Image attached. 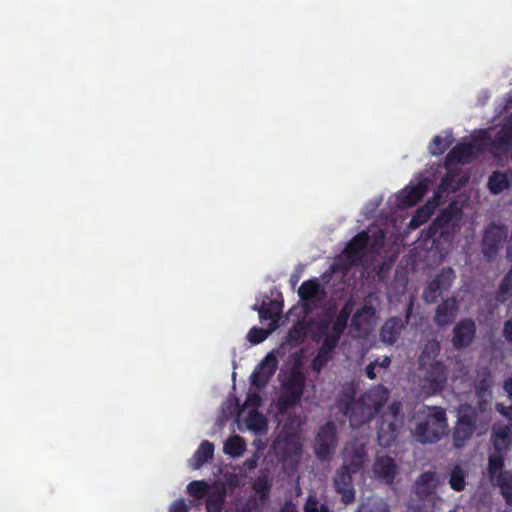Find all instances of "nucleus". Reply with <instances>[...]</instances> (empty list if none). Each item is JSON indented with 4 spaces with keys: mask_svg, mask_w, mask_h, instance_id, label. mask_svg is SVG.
I'll list each match as a JSON object with an SVG mask.
<instances>
[{
    "mask_svg": "<svg viewBox=\"0 0 512 512\" xmlns=\"http://www.w3.org/2000/svg\"><path fill=\"white\" fill-rule=\"evenodd\" d=\"M490 146L495 157L508 153L512 149V121L504 125L491 139L488 130L475 131L469 141L455 146L446 157V166L467 164L482 154Z\"/></svg>",
    "mask_w": 512,
    "mask_h": 512,
    "instance_id": "1",
    "label": "nucleus"
},
{
    "mask_svg": "<svg viewBox=\"0 0 512 512\" xmlns=\"http://www.w3.org/2000/svg\"><path fill=\"white\" fill-rule=\"evenodd\" d=\"M486 402H481L479 408L470 404H461L457 408L456 423L452 429V446L461 449L474 435L485 434L488 429L486 418Z\"/></svg>",
    "mask_w": 512,
    "mask_h": 512,
    "instance_id": "2",
    "label": "nucleus"
},
{
    "mask_svg": "<svg viewBox=\"0 0 512 512\" xmlns=\"http://www.w3.org/2000/svg\"><path fill=\"white\" fill-rule=\"evenodd\" d=\"M384 238V232L376 227L358 234L349 242L342 255L331 264V272H346L352 265L360 263L365 253H379L384 245Z\"/></svg>",
    "mask_w": 512,
    "mask_h": 512,
    "instance_id": "3",
    "label": "nucleus"
},
{
    "mask_svg": "<svg viewBox=\"0 0 512 512\" xmlns=\"http://www.w3.org/2000/svg\"><path fill=\"white\" fill-rule=\"evenodd\" d=\"M412 420V435L422 444L436 443L448 433L446 412L441 407H424Z\"/></svg>",
    "mask_w": 512,
    "mask_h": 512,
    "instance_id": "4",
    "label": "nucleus"
},
{
    "mask_svg": "<svg viewBox=\"0 0 512 512\" xmlns=\"http://www.w3.org/2000/svg\"><path fill=\"white\" fill-rule=\"evenodd\" d=\"M282 392L277 398L276 407L280 413H286L295 407L303 396L306 374L303 370L302 355L297 354L294 363L287 371L279 374Z\"/></svg>",
    "mask_w": 512,
    "mask_h": 512,
    "instance_id": "5",
    "label": "nucleus"
},
{
    "mask_svg": "<svg viewBox=\"0 0 512 512\" xmlns=\"http://www.w3.org/2000/svg\"><path fill=\"white\" fill-rule=\"evenodd\" d=\"M389 391L383 385L375 386L353 400L345 410L353 427H360L369 422L380 408L387 402Z\"/></svg>",
    "mask_w": 512,
    "mask_h": 512,
    "instance_id": "6",
    "label": "nucleus"
},
{
    "mask_svg": "<svg viewBox=\"0 0 512 512\" xmlns=\"http://www.w3.org/2000/svg\"><path fill=\"white\" fill-rule=\"evenodd\" d=\"M503 453L493 452L488 457L487 476L492 485L499 487L506 503L512 506V474L505 469Z\"/></svg>",
    "mask_w": 512,
    "mask_h": 512,
    "instance_id": "7",
    "label": "nucleus"
},
{
    "mask_svg": "<svg viewBox=\"0 0 512 512\" xmlns=\"http://www.w3.org/2000/svg\"><path fill=\"white\" fill-rule=\"evenodd\" d=\"M353 305L354 303L350 298L341 309L332 325L329 323L325 324L322 320V337H324L322 342V365L327 361V354L335 348L341 334L346 328L348 318L353 311Z\"/></svg>",
    "mask_w": 512,
    "mask_h": 512,
    "instance_id": "8",
    "label": "nucleus"
},
{
    "mask_svg": "<svg viewBox=\"0 0 512 512\" xmlns=\"http://www.w3.org/2000/svg\"><path fill=\"white\" fill-rule=\"evenodd\" d=\"M306 338H311L316 344L320 343V311L304 315L303 320L296 322L288 331L286 340L291 346H298Z\"/></svg>",
    "mask_w": 512,
    "mask_h": 512,
    "instance_id": "9",
    "label": "nucleus"
},
{
    "mask_svg": "<svg viewBox=\"0 0 512 512\" xmlns=\"http://www.w3.org/2000/svg\"><path fill=\"white\" fill-rule=\"evenodd\" d=\"M508 228L504 224L490 223L484 230L481 248L483 256L491 261L497 255L502 242L507 238Z\"/></svg>",
    "mask_w": 512,
    "mask_h": 512,
    "instance_id": "10",
    "label": "nucleus"
},
{
    "mask_svg": "<svg viewBox=\"0 0 512 512\" xmlns=\"http://www.w3.org/2000/svg\"><path fill=\"white\" fill-rule=\"evenodd\" d=\"M454 278L455 274L452 268L442 269L424 288L422 294L423 301L427 304L435 303L443 292L450 289Z\"/></svg>",
    "mask_w": 512,
    "mask_h": 512,
    "instance_id": "11",
    "label": "nucleus"
},
{
    "mask_svg": "<svg viewBox=\"0 0 512 512\" xmlns=\"http://www.w3.org/2000/svg\"><path fill=\"white\" fill-rule=\"evenodd\" d=\"M419 367L425 372L421 387L424 394L432 395L439 392L447 380L444 365L439 361Z\"/></svg>",
    "mask_w": 512,
    "mask_h": 512,
    "instance_id": "12",
    "label": "nucleus"
},
{
    "mask_svg": "<svg viewBox=\"0 0 512 512\" xmlns=\"http://www.w3.org/2000/svg\"><path fill=\"white\" fill-rule=\"evenodd\" d=\"M253 310L259 314L261 323H267L270 331H275L279 326L282 315L283 301L265 296L261 305L255 304Z\"/></svg>",
    "mask_w": 512,
    "mask_h": 512,
    "instance_id": "13",
    "label": "nucleus"
},
{
    "mask_svg": "<svg viewBox=\"0 0 512 512\" xmlns=\"http://www.w3.org/2000/svg\"><path fill=\"white\" fill-rule=\"evenodd\" d=\"M476 330V324L472 319L466 318L460 320L452 330V346L456 350L469 347L476 337Z\"/></svg>",
    "mask_w": 512,
    "mask_h": 512,
    "instance_id": "14",
    "label": "nucleus"
},
{
    "mask_svg": "<svg viewBox=\"0 0 512 512\" xmlns=\"http://www.w3.org/2000/svg\"><path fill=\"white\" fill-rule=\"evenodd\" d=\"M320 284L316 280L304 281L299 287L298 294L303 304L306 317L315 314L320 308Z\"/></svg>",
    "mask_w": 512,
    "mask_h": 512,
    "instance_id": "15",
    "label": "nucleus"
},
{
    "mask_svg": "<svg viewBox=\"0 0 512 512\" xmlns=\"http://www.w3.org/2000/svg\"><path fill=\"white\" fill-rule=\"evenodd\" d=\"M400 421L395 411L384 414L379 422L377 438L382 447H389L396 440Z\"/></svg>",
    "mask_w": 512,
    "mask_h": 512,
    "instance_id": "16",
    "label": "nucleus"
},
{
    "mask_svg": "<svg viewBox=\"0 0 512 512\" xmlns=\"http://www.w3.org/2000/svg\"><path fill=\"white\" fill-rule=\"evenodd\" d=\"M278 361L272 354H268L254 369L250 376L251 385L264 388L277 370Z\"/></svg>",
    "mask_w": 512,
    "mask_h": 512,
    "instance_id": "17",
    "label": "nucleus"
},
{
    "mask_svg": "<svg viewBox=\"0 0 512 512\" xmlns=\"http://www.w3.org/2000/svg\"><path fill=\"white\" fill-rule=\"evenodd\" d=\"M378 317L357 310L351 319L350 335L355 339L366 338L376 327Z\"/></svg>",
    "mask_w": 512,
    "mask_h": 512,
    "instance_id": "18",
    "label": "nucleus"
},
{
    "mask_svg": "<svg viewBox=\"0 0 512 512\" xmlns=\"http://www.w3.org/2000/svg\"><path fill=\"white\" fill-rule=\"evenodd\" d=\"M343 457L344 465L355 472L368 461L365 444L359 440L347 443L343 450Z\"/></svg>",
    "mask_w": 512,
    "mask_h": 512,
    "instance_id": "19",
    "label": "nucleus"
},
{
    "mask_svg": "<svg viewBox=\"0 0 512 512\" xmlns=\"http://www.w3.org/2000/svg\"><path fill=\"white\" fill-rule=\"evenodd\" d=\"M349 470L346 465H343L334 477L335 490L341 494V501L345 505L351 504L355 500V490Z\"/></svg>",
    "mask_w": 512,
    "mask_h": 512,
    "instance_id": "20",
    "label": "nucleus"
},
{
    "mask_svg": "<svg viewBox=\"0 0 512 512\" xmlns=\"http://www.w3.org/2000/svg\"><path fill=\"white\" fill-rule=\"evenodd\" d=\"M459 312L458 301L455 297L444 299L435 310L434 322L438 327L452 324Z\"/></svg>",
    "mask_w": 512,
    "mask_h": 512,
    "instance_id": "21",
    "label": "nucleus"
},
{
    "mask_svg": "<svg viewBox=\"0 0 512 512\" xmlns=\"http://www.w3.org/2000/svg\"><path fill=\"white\" fill-rule=\"evenodd\" d=\"M373 473L378 480L390 485L398 474V467L393 458L378 456L373 465Z\"/></svg>",
    "mask_w": 512,
    "mask_h": 512,
    "instance_id": "22",
    "label": "nucleus"
},
{
    "mask_svg": "<svg viewBox=\"0 0 512 512\" xmlns=\"http://www.w3.org/2000/svg\"><path fill=\"white\" fill-rule=\"evenodd\" d=\"M440 484L438 475L433 471L422 473L414 483V491L419 498L432 495Z\"/></svg>",
    "mask_w": 512,
    "mask_h": 512,
    "instance_id": "23",
    "label": "nucleus"
},
{
    "mask_svg": "<svg viewBox=\"0 0 512 512\" xmlns=\"http://www.w3.org/2000/svg\"><path fill=\"white\" fill-rule=\"evenodd\" d=\"M431 181L424 178L415 186L406 187L399 195V201L406 206L415 205L426 193Z\"/></svg>",
    "mask_w": 512,
    "mask_h": 512,
    "instance_id": "24",
    "label": "nucleus"
},
{
    "mask_svg": "<svg viewBox=\"0 0 512 512\" xmlns=\"http://www.w3.org/2000/svg\"><path fill=\"white\" fill-rule=\"evenodd\" d=\"M337 444V428L334 423L328 422L322 427V460L330 458L335 452Z\"/></svg>",
    "mask_w": 512,
    "mask_h": 512,
    "instance_id": "25",
    "label": "nucleus"
},
{
    "mask_svg": "<svg viewBox=\"0 0 512 512\" xmlns=\"http://www.w3.org/2000/svg\"><path fill=\"white\" fill-rule=\"evenodd\" d=\"M214 456V444L208 440H203L193 456L189 459V467L193 470L200 469Z\"/></svg>",
    "mask_w": 512,
    "mask_h": 512,
    "instance_id": "26",
    "label": "nucleus"
},
{
    "mask_svg": "<svg viewBox=\"0 0 512 512\" xmlns=\"http://www.w3.org/2000/svg\"><path fill=\"white\" fill-rule=\"evenodd\" d=\"M403 326L404 325L401 318H389L381 327V340L390 345L394 344L397 341Z\"/></svg>",
    "mask_w": 512,
    "mask_h": 512,
    "instance_id": "27",
    "label": "nucleus"
},
{
    "mask_svg": "<svg viewBox=\"0 0 512 512\" xmlns=\"http://www.w3.org/2000/svg\"><path fill=\"white\" fill-rule=\"evenodd\" d=\"M468 178L464 175L449 172L441 181L440 186L438 188V192L435 195V198H438L441 201V194L444 192H455L456 190L463 187Z\"/></svg>",
    "mask_w": 512,
    "mask_h": 512,
    "instance_id": "28",
    "label": "nucleus"
},
{
    "mask_svg": "<svg viewBox=\"0 0 512 512\" xmlns=\"http://www.w3.org/2000/svg\"><path fill=\"white\" fill-rule=\"evenodd\" d=\"M440 200L438 198H433L432 200H428L427 203L419 208L409 223L410 229H416L419 226H421L423 223H425L432 213L434 212L435 208L440 204Z\"/></svg>",
    "mask_w": 512,
    "mask_h": 512,
    "instance_id": "29",
    "label": "nucleus"
},
{
    "mask_svg": "<svg viewBox=\"0 0 512 512\" xmlns=\"http://www.w3.org/2000/svg\"><path fill=\"white\" fill-rule=\"evenodd\" d=\"M206 498L207 512H221L226 498V490L224 486L211 487Z\"/></svg>",
    "mask_w": 512,
    "mask_h": 512,
    "instance_id": "30",
    "label": "nucleus"
},
{
    "mask_svg": "<svg viewBox=\"0 0 512 512\" xmlns=\"http://www.w3.org/2000/svg\"><path fill=\"white\" fill-rule=\"evenodd\" d=\"M493 446L495 451L502 453L506 451L511 443L512 430L508 426L494 427L492 432Z\"/></svg>",
    "mask_w": 512,
    "mask_h": 512,
    "instance_id": "31",
    "label": "nucleus"
},
{
    "mask_svg": "<svg viewBox=\"0 0 512 512\" xmlns=\"http://www.w3.org/2000/svg\"><path fill=\"white\" fill-rule=\"evenodd\" d=\"M512 173L494 171L488 179V188L493 194H499L510 188Z\"/></svg>",
    "mask_w": 512,
    "mask_h": 512,
    "instance_id": "32",
    "label": "nucleus"
},
{
    "mask_svg": "<svg viewBox=\"0 0 512 512\" xmlns=\"http://www.w3.org/2000/svg\"><path fill=\"white\" fill-rule=\"evenodd\" d=\"M467 471L459 464L454 465L448 473V483L452 490L461 492L466 488Z\"/></svg>",
    "mask_w": 512,
    "mask_h": 512,
    "instance_id": "33",
    "label": "nucleus"
},
{
    "mask_svg": "<svg viewBox=\"0 0 512 512\" xmlns=\"http://www.w3.org/2000/svg\"><path fill=\"white\" fill-rule=\"evenodd\" d=\"M358 310H360L363 313L370 314L374 317H378L377 314L381 310V298L379 293H368L363 298L362 305Z\"/></svg>",
    "mask_w": 512,
    "mask_h": 512,
    "instance_id": "34",
    "label": "nucleus"
},
{
    "mask_svg": "<svg viewBox=\"0 0 512 512\" xmlns=\"http://www.w3.org/2000/svg\"><path fill=\"white\" fill-rule=\"evenodd\" d=\"M439 352H440L439 342L437 340H429L425 344V346L419 356V366L438 362L436 360V358L439 355Z\"/></svg>",
    "mask_w": 512,
    "mask_h": 512,
    "instance_id": "35",
    "label": "nucleus"
},
{
    "mask_svg": "<svg viewBox=\"0 0 512 512\" xmlns=\"http://www.w3.org/2000/svg\"><path fill=\"white\" fill-rule=\"evenodd\" d=\"M245 449V442L243 438L238 435L229 437L224 443V452L231 457L241 456Z\"/></svg>",
    "mask_w": 512,
    "mask_h": 512,
    "instance_id": "36",
    "label": "nucleus"
},
{
    "mask_svg": "<svg viewBox=\"0 0 512 512\" xmlns=\"http://www.w3.org/2000/svg\"><path fill=\"white\" fill-rule=\"evenodd\" d=\"M211 485L204 480H194L187 485V492L196 500L205 498L210 490Z\"/></svg>",
    "mask_w": 512,
    "mask_h": 512,
    "instance_id": "37",
    "label": "nucleus"
},
{
    "mask_svg": "<svg viewBox=\"0 0 512 512\" xmlns=\"http://www.w3.org/2000/svg\"><path fill=\"white\" fill-rule=\"evenodd\" d=\"M357 512H390L387 501L382 498H369L367 502L361 504Z\"/></svg>",
    "mask_w": 512,
    "mask_h": 512,
    "instance_id": "38",
    "label": "nucleus"
},
{
    "mask_svg": "<svg viewBox=\"0 0 512 512\" xmlns=\"http://www.w3.org/2000/svg\"><path fill=\"white\" fill-rule=\"evenodd\" d=\"M510 297H512V266L499 286L496 299L500 302H505Z\"/></svg>",
    "mask_w": 512,
    "mask_h": 512,
    "instance_id": "39",
    "label": "nucleus"
},
{
    "mask_svg": "<svg viewBox=\"0 0 512 512\" xmlns=\"http://www.w3.org/2000/svg\"><path fill=\"white\" fill-rule=\"evenodd\" d=\"M460 212V207L457 202H452L449 206L436 218L435 222L439 226H443L453 219L457 218Z\"/></svg>",
    "mask_w": 512,
    "mask_h": 512,
    "instance_id": "40",
    "label": "nucleus"
},
{
    "mask_svg": "<svg viewBox=\"0 0 512 512\" xmlns=\"http://www.w3.org/2000/svg\"><path fill=\"white\" fill-rule=\"evenodd\" d=\"M273 331H270V328L267 329L259 328V327H252L248 334L247 339L252 344H260L264 340L267 339V337L272 333Z\"/></svg>",
    "mask_w": 512,
    "mask_h": 512,
    "instance_id": "41",
    "label": "nucleus"
},
{
    "mask_svg": "<svg viewBox=\"0 0 512 512\" xmlns=\"http://www.w3.org/2000/svg\"><path fill=\"white\" fill-rule=\"evenodd\" d=\"M451 143L452 139H442L441 137L436 136L433 140V147L431 148L432 154H442Z\"/></svg>",
    "mask_w": 512,
    "mask_h": 512,
    "instance_id": "42",
    "label": "nucleus"
},
{
    "mask_svg": "<svg viewBox=\"0 0 512 512\" xmlns=\"http://www.w3.org/2000/svg\"><path fill=\"white\" fill-rule=\"evenodd\" d=\"M253 488L257 493L260 494H267L269 490L267 481L265 479H257L253 484Z\"/></svg>",
    "mask_w": 512,
    "mask_h": 512,
    "instance_id": "43",
    "label": "nucleus"
},
{
    "mask_svg": "<svg viewBox=\"0 0 512 512\" xmlns=\"http://www.w3.org/2000/svg\"><path fill=\"white\" fill-rule=\"evenodd\" d=\"M170 512H188L184 499H178L171 504Z\"/></svg>",
    "mask_w": 512,
    "mask_h": 512,
    "instance_id": "44",
    "label": "nucleus"
},
{
    "mask_svg": "<svg viewBox=\"0 0 512 512\" xmlns=\"http://www.w3.org/2000/svg\"><path fill=\"white\" fill-rule=\"evenodd\" d=\"M496 409L500 414L506 417L509 423L512 425V405L505 406L503 404H497Z\"/></svg>",
    "mask_w": 512,
    "mask_h": 512,
    "instance_id": "45",
    "label": "nucleus"
},
{
    "mask_svg": "<svg viewBox=\"0 0 512 512\" xmlns=\"http://www.w3.org/2000/svg\"><path fill=\"white\" fill-rule=\"evenodd\" d=\"M406 512H433L432 507L426 503L411 505Z\"/></svg>",
    "mask_w": 512,
    "mask_h": 512,
    "instance_id": "46",
    "label": "nucleus"
},
{
    "mask_svg": "<svg viewBox=\"0 0 512 512\" xmlns=\"http://www.w3.org/2000/svg\"><path fill=\"white\" fill-rule=\"evenodd\" d=\"M503 336L507 342L512 343V319L504 323Z\"/></svg>",
    "mask_w": 512,
    "mask_h": 512,
    "instance_id": "47",
    "label": "nucleus"
},
{
    "mask_svg": "<svg viewBox=\"0 0 512 512\" xmlns=\"http://www.w3.org/2000/svg\"><path fill=\"white\" fill-rule=\"evenodd\" d=\"M260 404V396L257 393H251L247 396L246 405L258 407Z\"/></svg>",
    "mask_w": 512,
    "mask_h": 512,
    "instance_id": "48",
    "label": "nucleus"
},
{
    "mask_svg": "<svg viewBox=\"0 0 512 512\" xmlns=\"http://www.w3.org/2000/svg\"><path fill=\"white\" fill-rule=\"evenodd\" d=\"M279 512H298V510L296 505L292 501L287 500L281 506Z\"/></svg>",
    "mask_w": 512,
    "mask_h": 512,
    "instance_id": "49",
    "label": "nucleus"
},
{
    "mask_svg": "<svg viewBox=\"0 0 512 512\" xmlns=\"http://www.w3.org/2000/svg\"><path fill=\"white\" fill-rule=\"evenodd\" d=\"M311 368L316 373H320V349L316 352L312 359Z\"/></svg>",
    "mask_w": 512,
    "mask_h": 512,
    "instance_id": "50",
    "label": "nucleus"
},
{
    "mask_svg": "<svg viewBox=\"0 0 512 512\" xmlns=\"http://www.w3.org/2000/svg\"><path fill=\"white\" fill-rule=\"evenodd\" d=\"M313 452L317 459H320V431L315 434V442L313 445Z\"/></svg>",
    "mask_w": 512,
    "mask_h": 512,
    "instance_id": "51",
    "label": "nucleus"
},
{
    "mask_svg": "<svg viewBox=\"0 0 512 512\" xmlns=\"http://www.w3.org/2000/svg\"><path fill=\"white\" fill-rule=\"evenodd\" d=\"M376 365H378V360H375L374 362L370 363V364L366 367V374H367V376H368L370 379H375V378H376V373H375Z\"/></svg>",
    "mask_w": 512,
    "mask_h": 512,
    "instance_id": "52",
    "label": "nucleus"
},
{
    "mask_svg": "<svg viewBox=\"0 0 512 512\" xmlns=\"http://www.w3.org/2000/svg\"><path fill=\"white\" fill-rule=\"evenodd\" d=\"M503 389L507 396L512 400V376L504 381Z\"/></svg>",
    "mask_w": 512,
    "mask_h": 512,
    "instance_id": "53",
    "label": "nucleus"
},
{
    "mask_svg": "<svg viewBox=\"0 0 512 512\" xmlns=\"http://www.w3.org/2000/svg\"><path fill=\"white\" fill-rule=\"evenodd\" d=\"M316 505H317V502L313 501L312 498L310 497L304 507V511L305 512H318Z\"/></svg>",
    "mask_w": 512,
    "mask_h": 512,
    "instance_id": "54",
    "label": "nucleus"
},
{
    "mask_svg": "<svg viewBox=\"0 0 512 512\" xmlns=\"http://www.w3.org/2000/svg\"><path fill=\"white\" fill-rule=\"evenodd\" d=\"M390 363L391 359L388 356H385L382 361H378V365H376V367L386 369L389 367Z\"/></svg>",
    "mask_w": 512,
    "mask_h": 512,
    "instance_id": "55",
    "label": "nucleus"
},
{
    "mask_svg": "<svg viewBox=\"0 0 512 512\" xmlns=\"http://www.w3.org/2000/svg\"><path fill=\"white\" fill-rule=\"evenodd\" d=\"M246 465L249 469L254 468L256 466V459H248Z\"/></svg>",
    "mask_w": 512,
    "mask_h": 512,
    "instance_id": "56",
    "label": "nucleus"
},
{
    "mask_svg": "<svg viewBox=\"0 0 512 512\" xmlns=\"http://www.w3.org/2000/svg\"><path fill=\"white\" fill-rule=\"evenodd\" d=\"M256 419H259V420H261L262 422L264 421V420H263V417H262L260 414H257V413L250 417V420H251V421L256 420Z\"/></svg>",
    "mask_w": 512,
    "mask_h": 512,
    "instance_id": "57",
    "label": "nucleus"
},
{
    "mask_svg": "<svg viewBox=\"0 0 512 512\" xmlns=\"http://www.w3.org/2000/svg\"><path fill=\"white\" fill-rule=\"evenodd\" d=\"M412 306H413V303L410 302L408 308H407V315H406V321H408L409 317H410V313L412 311Z\"/></svg>",
    "mask_w": 512,
    "mask_h": 512,
    "instance_id": "58",
    "label": "nucleus"
},
{
    "mask_svg": "<svg viewBox=\"0 0 512 512\" xmlns=\"http://www.w3.org/2000/svg\"><path fill=\"white\" fill-rule=\"evenodd\" d=\"M329 278H330V276H327L326 274H322V280H325V279L329 280Z\"/></svg>",
    "mask_w": 512,
    "mask_h": 512,
    "instance_id": "59",
    "label": "nucleus"
},
{
    "mask_svg": "<svg viewBox=\"0 0 512 512\" xmlns=\"http://www.w3.org/2000/svg\"><path fill=\"white\" fill-rule=\"evenodd\" d=\"M322 512H329V511H328V508H327L326 506H323V505H322Z\"/></svg>",
    "mask_w": 512,
    "mask_h": 512,
    "instance_id": "60",
    "label": "nucleus"
},
{
    "mask_svg": "<svg viewBox=\"0 0 512 512\" xmlns=\"http://www.w3.org/2000/svg\"><path fill=\"white\" fill-rule=\"evenodd\" d=\"M449 512H457V511L454 509V510H451V511H449Z\"/></svg>",
    "mask_w": 512,
    "mask_h": 512,
    "instance_id": "61",
    "label": "nucleus"
}]
</instances>
